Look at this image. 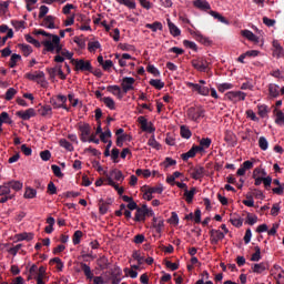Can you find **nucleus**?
<instances>
[{"instance_id": "obj_1", "label": "nucleus", "mask_w": 284, "mask_h": 284, "mask_svg": "<svg viewBox=\"0 0 284 284\" xmlns=\"http://www.w3.org/2000/svg\"><path fill=\"white\" fill-rule=\"evenodd\" d=\"M33 34H41L42 37H48V40L42 41V45L44 47V50H47V52H54L57 54H61V50H62V44H61V38H59V36L57 34H52L47 32L45 30L39 29V30H34Z\"/></svg>"}, {"instance_id": "obj_2", "label": "nucleus", "mask_w": 284, "mask_h": 284, "mask_svg": "<svg viewBox=\"0 0 284 284\" xmlns=\"http://www.w3.org/2000/svg\"><path fill=\"white\" fill-rule=\"evenodd\" d=\"M75 72H91L92 63L89 60L83 59H71Z\"/></svg>"}, {"instance_id": "obj_3", "label": "nucleus", "mask_w": 284, "mask_h": 284, "mask_svg": "<svg viewBox=\"0 0 284 284\" xmlns=\"http://www.w3.org/2000/svg\"><path fill=\"white\" fill-rule=\"evenodd\" d=\"M150 216H154V211H152V209H149L148 205L143 204L141 207L136 209L134 221L141 223Z\"/></svg>"}, {"instance_id": "obj_4", "label": "nucleus", "mask_w": 284, "mask_h": 284, "mask_svg": "<svg viewBox=\"0 0 284 284\" xmlns=\"http://www.w3.org/2000/svg\"><path fill=\"white\" fill-rule=\"evenodd\" d=\"M187 119L191 121H194L195 123H199L203 116H205V111L201 108H190L186 112Z\"/></svg>"}, {"instance_id": "obj_5", "label": "nucleus", "mask_w": 284, "mask_h": 284, "mask_svg": "<svg viewBox=\"0 0 284 284\" xmlns=\"http://www.w3.org/2000/svg\"><path fill=\"white\" fill-rule=\"evenodd\" d=\"M245 97H247V94L242 91H231L225 93V99H227V101H232V103H239V101H245Z\"/></svg>"}, {"instance_id": "obj_6", "label": "nucleus", "mask_w": 284, "mask_h": 284, "mask_svg": "<svg viewBox=\"0 0 284 284\" xmlns=\"http://www.w3.org/2000/svg\"><path fill=\"white\" fill-rule=\"evenodd\" d=\"M26 78L30 81H36V83H39L42 88H45V85H48V81H45V74H43V72L27 73Z\"/></svg>"}, {"instance_id": "obj_7", "label": "nucleus", "mask_w": 284, "mask_h": 284, "mask_svg": "<svg viewBox=\"0 0 284 284\" xmlns=\"http://www.w3.org/2000/svg\"><path fill=\"white\" fill-rule=\"evenodd\" d=\"M65 101H68V98H65V95H57L55 98H52L50 100V103L55 109L63 108V110H68V106L65 105Z\"/></svg>"}, {"instance_id": "obj_8", "label": "nucleus", "mask_w": 284, "mask_h": 284, "mask_svg": "<svg viewBox=\"0 0 284 284\" xmlns=\"http://www.w3.org/2000/svg\"><path fill=\"white\" fill-rule=\"evenodd\" d=\"M138 122L140 123L143 132H150V134H152L156 130L152 123H148V119H145V116H139Z\"/></svg>"}, {"instance_id": "obj_9", "label": "nucleus", "mask_w": 284, "mask_h": 284, "mask_svg": "<svg viewBox=\"0 0 284 284\" xmlns=\"http://www.w3.org/2000/svg\"><path fill=\"white\" fill-rule=\"evenodd\" d=\"M187 88H192L194 92H197L199 94H202V97H207L210 94V89L201 85V84H194L192 82H186Z\"/></svg>"}, {"instance_id": "obj_10", "label": "nucleus", "mask_w": 284, "mask_h": 284, "mask_svg": "<svg viewBox=\"0 0 284 284\" xmlns=\"http://www.w3.org/2000/svg\"><path fill=\"white\" fill-rule=\"evenodd\" d=\"M134 78H123L122 80V91L123 94H128L130 90H134Z\"/></svg>"}, {"instance_id": "obj_11", "label": "nucleus", "mask_w": 284, "mask_h": 284, "mask_svg": "<svg viewBox=\"0 0 284 284\" xmlns=\"http://www.w3.org/2000/svg\"><path fill=\"white\" fill-rule=\"evenodd\" d=\"M16 114L20 119H22V121H30L32 116H37V111H34V109L31 108L26 111H18Z\"/></svg>"}, {"instance_id": "obj_12", "label": "nucleus", "mask_w": 284, "mask_h": 284, "mask_svg": "<svg viewBox=\"0 0 284 284\" xmlns=\"http://www.w3.org/2000/svg\"><path fill=\"white\" fill-rule=\"evenodd\" d=\"M81 132V142L87 143L88 139H90L91 128L90 124H82L79 126Z\"/></svg>"}, {"instance_id": "obj_13", "label": "nucleus", "mask_w": 284, "mask_h": 284, "mask_svg": "<svg viewBox=\"0 0 284 284\" xmlns=\"http://www.w3.org/2000/svg\"><path fill=\"white\" fill-rule=\"evenodd\" d=\"M193 6L194 8H196L197 10H202L203 12H207V10H212L210 2L205 0H194Z\"/></svg>"}, {"instance_id": "obj_14", "label": "nucleus", "mask_w": 284, "mask_h": 284, "mask_svg": "<svg viewBox=\"0 0 284 284\" xmlns=\"http://www.w3.org/2000/svg\"><path fill=\"white\" fill-rule=\"evenodd\" d=\"M192 65L193 68H195V70H199L200 72L203 70H207V61H205L203 58H199L192 61Z\"/></svg>"}, {"instance_id": "obj_15", "label": "nucleus", "mask_w": 284, "mask_h": 284, "mask_svg": "<svg viewBox=\"0 0 284 284\" xmlns=\"http://www.w3.org/2000/svg\"><path fill=\"white\" fill-rule=\"evenodd\" d=\"M106 90L118 99H123V97H125V93H123V90H121L119 85H110Z\"/></svg>"}, {"instance_id": "obj_16", "label": "nucleus", "mask_w": 284, "mask_h": 284, "mask_svg": "<svg viewBox=\"0 0 284 284\" xmlns=\"http://www.w3.org/2000/svg\"><path fill=\"white\" fill-rule=\"evenodd\" d=\"M204 174H205V168H203V166H195L194 169H192L191 176L195 181H199V179H203Z\"/></svg>"}, {"instance_id": "obj_17", "label": "nucleus", "mask_w": 284, "mask_h": 284, "mask_svg": "<svg viewBox=\"0 0 284 284\" xmlns=\"http://www.w3.org/2000/svg\"><path fill=\"white\" fill-rule=\"evenodd\" d=\"M110 205H112V200L105 201L100 200L99 201V212L100 214H108V210H110Z\"/></svg>"}, {"instance_id": "obj_18", "label": "nucleus", "mask_w": 284, "mask_h": 284, "mask_svg": "<svg viewBox=\"0 0 284 284\" xmlns=\"http://www.w3.org/2000/svg\"><path fill=\"white\" fill-rule=\"evenodd\" d=\"M54 19H55V18H54L53 16H47V17L43 19L41 26H42L43 28H48L49 30H54V28H57V26H54Z\"/></svg>"}, {"instance_id": "obj_19", "label": "nucleus", "mask_w": 284, "mask_h": 284, "mask_svg": "<svg viewBox=\"0 0 284 284\" xmlns=\"http://www.w3.org/2000/svg\"><path fill=\"white\" fill-rule=\"evenodd\" d=\"M212 243H219V241H223L225 239V233L219 230H211Z\"/></svg>"}, {"instance_id": "obj_20", "label": "nucleus", "mask_w": 284, "mask_h": 284, "mask_svg": "<svg viewBox=\"0 0 284 284\" xmlns=\"http://www.w3.org/2000/svg\"><path fill=\"white\" fill-rule=\"evenodd\" d=\"M47 273H45V267L44 266H40L38 274L34 276V280L37 281V284H45V282L43 281V278H45Z\"/></svg>"}, {"instance_id": "obj_21", "label": "nucleus", "mask_w": 284, "mask_h": 284, "mask_svg": "<svg viewBox=\"0 0 284 284\" xmlns=\"http://www.w3.org/2000/svg\"><path fill=\"white\" fill-rule=\"evenodd\" d=\"M242 37H244L248 41H252L253 43H258V37H256V34H254V32L250 30H243Z\"/></svg>"}, {"instance_id": "obj_22", "label": "nucleus", "mask_w": 284, "mask_h": 284, "mask_svg": "<svg viewBox=\"0 0 284 284\" xmlns=\"http://www.w3.org/2000/svg\"><path fill=\"white\" fill-rule=\"evenodd\" d=\"M273 57H277V59L283 57V47L276 40L273 41Z\"/></svg>"}, {"instance_id": "obj_23", "label": "nucleus", "mask_w": 284, "mask_h": 284, "mask_svg": "<svg viewBox=\"0 0 284 284\" xmlns=\"http://www.w3.org/2000/svg\"><path fill=\"white\" fill-rule=\"evenodd\" d=\"M168 26H169L170 34H172V37H181V29H179L176 24L168 20Z\"/></svg>"}, {"instance_id": "obj_24", "label": "nucleus", "mask_w": 284, "mask_h": 284, "mask_svg": "<svg viewBox=\"0 0 284 284\" xmlns=\"http://www.w3.org/2000/svg\"><path fill=\"white\" fill-rule=\"evenodd\" d=\"M80 267L83 271L87 278H89L90 281H92V278H94V273H92V268H90V266L88 264L80 263Z\"/></svg>"}, {"instance_id": "obj_25", "label": "nucleus", "mask_w": 284, "mask_h": 284, "mask_svg": "<svg viewBox=\"0 0 284 284\" xmlns=\"http://www.w3.org/2000/svg\"><path fill=\"white\" fill-rule=\"evenodd\" d=\"M194 38L199 41V43H202L203 45H210L212 43L210 38L203 36L201 32H195Z\"/></svg>"}, {"instance_id": "obj_26", "label": "nucleus", "mask_w": 284, "mask_h": 284, "mask_svg": "<svg viewBox=\"0 0 284 284\" xmlns=\"http://www.w3.org/2000/svg\"><path fill=\"white\" fill-rule=\"evenodd\" d=\"M153 227L156 230L159 234H161L163 227H164V222L163 219L161 217H153Z\"/></svg>"}, {"instance_id": "obj_27", "label": "nucleus", "mask_w": 284, "mask_h": 284, "mask_svg": "<svg viewBox=\"0 0 284 284\" xmlns=\"http://www.w3.org/2000/svg\"><path fill=\"white\" fill-rule=\"evenodd\" d=\"M274 270H275V272H277V274L275 276L277 283L278 284H284V271H283V268L278 265H275Z\"/></svg>"}, {"instance_id": "obj_28", "label": "nucleus", "mask_w": 284, "mask_h": 284, "mask_svg": "<svg viewBox=\"0 0 284 284\" xmlns=\"http://www.w3.org/2000/svg\"><path fill=\"white\" fill-rule=\"evenodd\" d=\"M145 28H148L149 30L156 32L158 30L163 31V23L155 21L153 23H146Z\"/></svg>"}, {"instance_id": "obj_29", "label": "nucleus", "mask_w": 284, "mask_h": 284, "mask_svg": "<svg viewBox=\"0 0 284 284\" xmlns=\"http://www.w3.org/2000/svg\"><path fill=\"white\" fill-rule=\"evenodd\" d=\"M106 179H114L115 181H123V173L116 169L110 172Z\"/></svg>"}, {"instance_id": "obj_30", "label": "nucleus", "mask_w": 284, "mask_h": 284, "mask_svg": "<svg viewBox=\"0 0 284 284\" xmlns=\"http://www.w3.org/2000/svg\"><path fill=\"white\" fill-rule=\"evenodd\" d=\"M38 112H39L40 116H52V106H50V105L41 106L38 110Z\"/></svg>"}, {"instance_id": "obj_31", "label": "nucleus", "mask_w": 284, "mask_h": 284, "mask_svg": "<svg viewBox=\"0 0 284 284\" xmlns=\"http://www.w3.org/2000/svg\"><path fill=\"white\" fill-rule=\"evenodd\" d=\"M209 14H211V17H213L214 19H216L217 21H220V23H225L226 26L230 23L227 21V19H225V17H223L221 13L216 12V11H209Z\"/></svg>"}, {"instance_id": "obj_32", "label": "nucleus", "mask_w": 284, "mask_h": 284, "mask_svg": "<svg viewBox=\"0 0 284 284\" xmlns=\"http://www.w3.org/2000/svg\"><path fill=\"white\" fill-rule=\"evenodd\" d=\"M195 194H196V189L195 187H192L190 191H187V189H186L184 191V196H185L186 203H192Z\"/></svg>"}, {"instance_id": "obj_33", "label": "nucleus", "mask_w": 284, "mask_h": 284, "mask_svg": "<svg viewBox=\"0 0 284 284\" xmlns=\"http://www.w3.org/2000/svg\"><path fill=\"white\" fill-rule=\"evenodd\" d=\"M106 184L111 185V187H114V190H116L118 194H123L124 190L123 187H119V184L115 183L114 180H112V178H106Z\"/></svg>"}, {"instance_id": "obj_34", "label": "nucleus", "mask_w": 284, "mask_h": 284, "mask_svg": "<svg viewBox=\"0 0 284 284\" xmlns=\"http://www.w3.org/2000/svg\"><path fill=\"white\" fill-rule=\"evenodd\" d=\"M3 123L12 125V119H10V114H8V112H2L0 114V126L3 125Z\"/></svg>"}, {"instance_id": "obj_35", "label": "nucleus", "mask_w": 284, "mask_h": 284, "mask_svg": "<svg viewBox=\"0 0 284 284\" xmlns=\"http://www.w3.org/2000/svg\"><path fill=\"white\" fill-rule=\"evenodd\" d=\"M121 6H125L126 8H130V10H134L136 8V2L132 0H115Z\"/></svg>"}, {"instance_id": "obj_36", "label": "nucleus", "mask_w": 284, "mask_h": 284, "mask_svg": "<svg viewBox=\"0 0 284 284\" xmlns=\"http://www.w3.org/2000/svg\"><path fill=\"white\" fill-rule=\"evenodd\" d=\"M252 270H253L254 274H263V272H265V270H266L265 263L254 264Z\"/></svg>"}, {"instance_id": "obj_37", "label": "nucleus", "mask_w": 284, "mask_h": 284, "mask_svg": "<svg viewBox=\"0 0 284 284\" xmlns=\"http://www.w3.org/2000/svg\"><path fill=\"white\" fill-rule=\"evenodd\" d=\"M102 102L104 103V105H106V108H109V110L115 109V103L112 98H110V97L102 98Z\"/></svg>"}, {"instance_id": "obj_38", "label": "nucleus", "mask_w": 284, "mask_h": 284, "mask_svg": "<svg viewBox=\"0 0 284 284\" xmlns=\"http://www.w3.org/2000/svg\"><path fill=\"white\" fill-rule=\"evenodd\" d=\"M148 145H150V148H153V150H161V144L156 141V139L154 138V135H152V136L149 139Z\"/></svg>"}, {"instance_id": "obj_39", "label": "nucleus", "mask_w": 284, "mask_h": 284, "mask_svg": "<svg viewBox=\"0 0 284 284\" xmlns=\"http://www.w3.org/2000/svg\"><path fill=\"white\" fill-rule=\"evenodd\" d=\"M182 139H190L192 136V131L185 125H182L180 129Z\"/></svg>"}, {"instance_id": "obj_40", "label": "nucleus", "mask_w": 284, "mask_h": 284, "mask_svg": "<svg viewBox=\"0 0 284 284\" xmlns=\"http://www.w3.org/2000/svg\"><path fill=\"white\" fill-rule=\"evenodd\" d=\"M37 197V190L32 187H27L24 191V199H36Z\"/></svg>"}, {"instance_id": "obj_41", "label": "nucleus", "mask_w": 284, "mask_h": 284, "mask_svg": "<svg viewBox=\"0 0 284 284\" xmlns=\"http://www.w3.org/2000/svg\"><path fill=\"white\" fill-rule=\"evenodd\" d=\"M81 239H83V232L75 231L72 237L73 245H79V243H81Z\"/></svg>"}, {"instance_id": "obj_42", "label": "nucleus", "mask_w": 284, "mask_h": 284, "mask_svg": "<svg viewBox=\"0 0 284 284\" xmlns=\"http://www.w3.org/2000/svg\"><path fill=\"white\" fill-rule=\"evenodd\" d=\"M268 92L274 99H276V97L281 94V92L278 91V85L276 84H270Z\"/></svg>"}, {"instance_id": "obj_43", "label": "nucleus", "mask_w": 284, "mask_h": 284, "mask_svg": "<svg viewBox=\"0 0 284 284\" xmlns=\"http://www.w3.org/2000/svg\"><path fill=\"white\" fill-rule=\"evenodd\" d=\"M59 143L61 148H64V150H68V152H72V150H74V146H72V143L68 142V140L65 139H61Z\"/></svg>"}, {"instance_id": "obj_44", "label": "nucleus", "mask_w": 284, "mask_h": 284, "mask_svg": "<svg viewBox=\"0 0 284 284\" xmlns=\"http://www.w3.org/2000/svg\"><path fill=\"white\" fill-rule=\"evenodd\" d=\"M16 94H17V89L14 88L8 89L4 95L6 101H12Z\"/></svg>"}, {"instance_id": "obj_45", "label": "nucleus", "mask_w": 284, "mask_h": 284, "mask_svg": "<svg viewBox=\"0 0 284 284\" xmlns=\"http://www.w3.org/2000/svg\"><path fill=\"white\" fill-rule=\"evenodd\" d=\"M101 48V43L99 41H93L88 43L89 52H97Z\"/></svg>"}, {"instance_id": "obj_46", "label": "nucleus", "mask_w": 284, "mask_h": 284, "mask_svg": "<svg viewBox=\"0 0 284 284\" xmlns=\"http://www.w3.org/2000/svg\"><path fill=\"white\" fill-rule=\"evenodd\" d=\"M253 176H257V178H260V179H265V176H267V172H265L264 169L256 168V169L253 171Z\"/></svg>"}, {"instance_id": "obj_47", "label": "nucleus", "mask_w": 284, "mask_h": 284, "mask_svg": "<svg viewBox=\"0 0 284 284\" xmlns=\"http://www.w3.org/2000/svg\"><path fill=\"white\" fill-rule=\"evenodd\" d=\"M275 112H276L275 123H277V125H284V114H283V111L275 110Z\"/></svg>"}, {"instance_id": "obj_48", "label": "nucleus", "mask_w": 284, "mask_h": 284, "mask_svg": "<svg viewBox=\"0 0 284 284\" xmlns=\"http://www.w3.org/2000/svg\"><path fill=\"white\" fill-rule=\"evenodd\" d=\"M142 192H144L143 193V199L145 200V201H152V199H154L153 196H152V192L150 191V189L148 187V186H143L142 187Z\"/></svg>"}, {"instance_id": "obj_49", "label": "nucleus", "mask_w": 284, "mask_h": 284, "mask_svg": "<svg viewBox=\"0 0 284 284\" xmlns=\"http://www.w3.org/2000/svg\"><path fill=\"white\" fill-rule=\"evenodd\" d=\"M9 189L12 187V190H16V192H19L23 187V184L19 181H11L8 182Z\"/></svg>"}, {"instance_id": "obj_50", "label": "nucleus", "mask_w": 284, "mask_h": 284, "mask_svg": "<svg viewBox=\"0 0 284 284\" xmlns=\"http://www.w3.org/2000/svg\"><path fill=\"white\" fill-rule=\"evenodd\" d=\"M19 61H21V55L17 54V53H13L11 55V59H10V62H9L10 68H14V65H17V63H19Z\"/></svg>"}, {"instance_id": "obj_51", "label": "nucleus", "mask_w": 284, "mask_h": 284, "mask_svg": "<svg viewBox=\"0 0 284 284\" xmlns=\"http://www.w3.org/2000/svg\"><path fill=\"white\" fill-rule=\"evenodd\" d=\"M20 50L23 52L24 57H30V54H32V47L29 44H21Z\"/></svg>"}, {"instance_id": "obj_52", "label": "nucleus", "mask_w": 284, "mask_h": 284, "mask_svg": "<svg viewBox=\"0 0 284 284\" xmlns=\"http://www.w3.org/2000/svg\"><path fill=\"white\" fill-rule=\"evenodd\" d=\"M51 170L54 174V176H58V179H63V173L61 172V168L57 164L51 165Z\"/></svg>"}, {"instance_id": "obj_53", "label": "nucleus", "mask_w": 284, "mask_h": 284, "mask_svg": "<svg viewBox=\"0 0 284 284\" xmlns=\"http://www.w3.org/2000/svg\"><path fill=\"white\" fill-rule=\"evenodd\" d=\"M34 239V234L32 233H22L18 235V241H32Z\"/></svg>"}, {"instance_id": "obj_54", "label": "nucleus", "mask_w": 284, "mask_h": 284, "mask_svg": "<svg viewBox=\"0 0 284 284\" xmlns=\"http://www.w3.org/2000/svg\"><path fill=\"white\" fill-rule=\"evenodd\" d=\"M200 145L204 149L207 150L210 145H212V139L210 138H203L200 140Z\"/></svg>"}, {"instance_id": "obj_55", "label": "nucleus", "mask_w": 284, "mask_h": 284, "mask_svg": "<svg viewBox=\"0 0 284 284\" xmlns=\"http://www.w3.org/2000/svg\"><path fill=\"white\" fill-rule=\"evenodd\" d=\"M26 41L28 43H31L32 45H34L36 48H41V42H39L37 39H33L32 36L27 34L26 36Z\"/></svg>"}, {"instance_id": "obj_56", "label": "nucleus", "mask_w": 284, "mask_h": 284, "mask_svg": "<svg viewBox=\"0 0 284 284\" xmlns=\"http://www.w3.org/2000/svg\"><path fill=\"white\" fill-rule=\"evenodd\" d=\"M254 251H255V253L251 256V261H253V262L261 261V247L255 246Z\"/></svg>"}, {"instance_id": "obj_57", "label": "nucleus", "mask_w": 284, "mask_h": 284, "mask_svg": "<svg viewBox=\"0 0 284 284\" xmlns=\"http://www.w3.org/2000/svg\"><path fill=\"white\" fill-rule=\"evenodd\" d=\"M150 85L156 88V90H162V88L165 87V83H163L161 80H150Z\"/></svg>"}, {"instance_id": "obj_58", "label": "nucleus", "mask_w": 284, "mask_h": 284, "mask_svg": "<svg viewBox=\"0 0 284 284\" xmlns=\"http://www.w3.org/2000/svg\"><path fill=\"white\" fill-rule=\"evenodd\" d=\"M98 265H99V267H100L101 270H108L109 263H108L106 257H105V256L100 257V258L98 260Z\"/></svg>"}, {"instance_id": "obj_59", "label": "nucleus", "mask_w": 284, "mask_h": 284, "mask_svg": "<svg viewBox=\"0 0 284 284\" xmlns=\"http://www.w3.org/2000/svg\"><path fill=\"white\" fill-rule=\"evenodd\" d=\"M181 156L183 161H187V159H194V156H196V153L194 152V149H191L186 153H183Z\"/></svg>"}, {"instance_id": "obj_60", "label": "nucleus", "mask_w": 284, "mask_h": 284, "mask_svg": "<svg viewBox=\"0 0 284 284\" xmlns=\"http://www.w3.org/2000/svg\"><path fill=\"white\" fill-rule=\"evenodd\" d=\"M232 225H234V227H242L243 226V219L241 217H231L230 219Z\"/></svg>"}, {"instance_id": "obj_61", "label": "nucleus", "mask_w": 284, "mask_h": 284, "mask_svg": "<svg viewBox=\"0 0 284 284\" xmlns=\"http://www.w3.org/2000/svg\"><path fill=\"white\" fill-rule=\"evenodd\" d=\"M257 221H258V216L252 215V214L247 213V215H246V223L248 225H254Z\"/></svg>"}, {"instance_id": "obj_62", "label": "nucleus", "mask_w": 284, "mask_h": 284, "mask_svg": "<svg viewBox=\"0 0 284 284\" xmlns=\"http://www.w3.org/2000/svg\"><path fill=\"white\" fill-rule=\"evenodd\" d=\"M6 194H10V185L8 183L0 186V196H6Z\"/></svg>"}, {"instance_id": "obj_63", "label": "nucleus", "mask_w": 284, "mask_h": 284, "mask_svg": "<svg viewBox=\"0 0 284 284\" xmlns=\"http://www.w3.org/2000/svg\"><path fill=\"white\" fill-rule=\"evenodd\" d=\"M233 85L232 83H222L217 85L219 92H225V90H232Z\"/></svg>"}, {"instance_id": "obj_64", "label": "nucleus", "mask_w": 284, "mask_h": 284, "mask_svg": "<svg viewBox=\"0 0 284 284\" xmlns=\"http://www.w3.org/2000/svg\"><path fill=\"white\" fill-rule=\"evenodd\" d=\"M258 146L261 148V150H267L268 143H267V139H265L264 136H261L258 139Z\"/></svg>"}]
</instances>
